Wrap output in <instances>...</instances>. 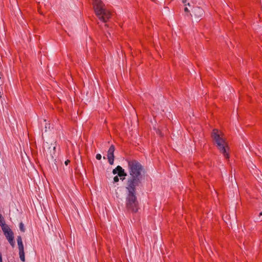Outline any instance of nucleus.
I'll list each match as a JSON object with an SVG mask.
<instances>
[{"instance_id": "f8f14e48", "label": "nucleus", "mask_w": 262, "mask_h": 262, "mask_svg": "<svg viewBox=\"0 0 262 262\" xmlns=\"http://www.w3.org/2000/svg\"><path fill=\"white\" fill-rule=\"evenodd\" d=\"M19 227L20 230L21 231H22V232H25V228L24 224L22 222H21L19 224Z\"/></svg>"}, {"instance_id": "9b49d317", "label": "nucleus", "mask_w": 262, "mask_h": 262, "mask_svg": "<svg viewBox=\"0 0 262 262\" xmlns=\"http://www.w3.org/2000/svg\"><path fill=\"white\" fill-rule=\"evenodd\" d=\"M115 146L114 145H112L110 147V148L108 150V152H111V153L114 154V152L115 151Z\"/></svg>"}, {"instance_id": "6e6552de", "label": "nucleus", "mask_w": 262, "mask_h": 262, "mask_svg": "<svg viewBox=\"0 0 262 262\" xmlns=\"http://www.w3.org/2000/svg\"><path fill=\"white\" fill-rule=\"evenodd\" d=\"M107 156L108 161L109 163L111 165H113L114 163V158H115L114 154L107 152Z\"/></svg>"}, {"instance_id": "a211bd4d", "label": "nucleus", "mask_w": 262, "mask_h": 262, "mask_svg": "<svg viewBox=\"0 0 262 262\" xmlns=\"http://www.w3.org/2000/svg\"><path fill=\"white\" fill-rule=\"evenodd\" d=\"M182 2L185 5H186L187 4H186V2H187V0H182ZM188 5H189V3H188L187 4Z\"/></svg>"}, {"instance_id": "4be33fe9", "label": "nucleus", "mask_w": 262, "mask_h": 262, "mask_svg": "<svg viewBox=\"0 0 262 262\" xmlns=\"http://www.w3.org/2000/svg\"><path fill=\"white\" fill-rule=\"evenodd\" d=\"M53 149H54V150H55V147H53Z\"/></svg>"}, {"instance_id": "f03ea898", "label": "nucleus", "mask_w": 262, "mask_h": 262, "mask_svg": "<svg viewBox=\"0 0 262 262\" xmlns=\"http://www.w3.org/2000/svg\"><path fill=\"white\" fill-rule=\"evenodd\" d=\"M136 188L135 187L125 186L127 191L125 207L127 211L136 213L139 209V204L136 196Z\"/></svg>"}, {"instance_id": "dca6fc26", "label": "nucleus", "mask_w": 262, "mask_h": 262, "mask_svg": "<svg viewBox=\"0 0 262 262\" xmlns=\"http://www.w3.org/2000/svg\"><path fill=\"white\" fill-rule=\"evenodd\" d=\"M101 157H101V154H97L96 155V158L97 160H101Z\"/></svg>"}, {"instance_id": "423d86ee", "label": "nucleus", "mask_w": 262, "mask_h": 262, "mask_svg": "<svg viewBox=\"0 0 262 262\" xmlns=\"http://www.w3.org/2000/svg\"><path fill=\"white\" fill-rule=\"evenodd\" d=\"M113 173L114 174L117 173L122 181H123L125 179V177L127 176V174L125 172L124 169L119 165L117 166L115 169H113Z\"/></svg>"}, {"instance_id": "0eeeda50", "label": "nucleus", "mask_w": 262, "mask_h": 262, "mask_svg": "<svg viewBox=\"0 0 262 262\" xmlns=\"http://www.w3.org/2000/svg\"><path fill=\"white\" fill-rule=\"evenodd\" d=\"M192 13L195 18L199 19L203 16L204 11L201 7H195L192 10Z\"/></svg>"}, {"instance_id": "20e7f679", "label": "nucleus", "mask_w": 262, "mask_h": 262, "mask_svg": "<svg viewBox=\"0 0 262 262\" xmlns=\"http://www.w3.org/2000/svg\"><path fill=\"white\" fill-rule=\"evenodd\" d=\"M93 7L96 15L100 21L105 23L111 17V12L105 8L101 0H93Z\"/></svg>"}, {"instance_id": "39448f33", "label": "nucleus", "mask_w": 262, "mask_h": 262, "mask_svg": "<svg viewBox=\"0 0 262 262\" xmlns=\"http://www.w3.org/2000/svg\"><path fill=\"white\" fill-rule=\"evenodd\" d=\"M2 230L6 239L8 240L10 245L14 248L15 245L14 241V233L10 228L8 225H2Z\"/></svg>"}, {"instance_id": "4468645a", "label": "nucleus", "mask_w": 262, "mask_h": 262, "mask_svg": "<svg viewBox=\"0 0 262 262\" xmlns=\"http://www.w3.org/2000/svg\"><path fill=\"white\" fill-rule=\"evenodd\" d=\"M18 248L19 251H24V247L23 244L18 245Z\"/></svg>"}, {"instance_id": "9d476101", "label": "nucleus", "mask_w": 262, "mask_h": 262, "mask_svg": "<svg viewBox=\"0 0 262 262\" xmlns=\"http://www.w3.org/2000/svg\"><path fill=\"white\" fill-rule=\"evenodd\" d=\"M2 225H7L6 224H5V220L4 219V217L2 216V215L0 214V226H1V227L2 228Z\"/></svg>"}, {"instance_id": "1a4fd4ad", "label": "nucleus", "mask_w": 262, "mask_h": 262, "mask_svg": "<svg viewBox=\"0 0 262 262\" xmlns=\"http://www.w3.org/2000/svg\"><path fill=\"white\" fill-rule=\"evenodd\" d=\"M19 258H20V260L22 261L25 262V256L24 251H19Z\"/></svg>"}, {"instance_id": "2eb2a0df", "label": "nucleus", "mask_w": 262, "mask_h": 262, "mask_svg": "<svg viewBox=\"0 0 262 262\" xmlns=\"http://www.w3.org/2000/svg\"><path fill=\"white\" fill-rule=\"evenodd\" d=\"M119 176L118 175L117 176H115L114 178V182L115 183H117L118 182H119Z\"/></svg>"}, {"instance_id": "ddd939ff", "label": "nucleus", "mask_w": 262, "mask_h": 262, "mask_svg": "<svg viewBox=\"0 0 262 262\" xmlns=\"http://www.w3.org/2000/svg\"><path fill=\"white\" fill-rule=\"evenodd\" d=\"M17 244L18 245L23 244V241H22V238H21V237L20 236H17Z\"/></svg>"}, {"instance_id": "6ab92c4d", "label": "nucleus", "mask_w": 262, "mask_h": 262, "mask_svg": "<svg viewBox=\"0 0 262 262\" xmlns=\"http://www.w3.org/2000/svg\"><path fill=\"white\" fill-rule=\"evenodd\" d=\"M184 11L187 13H188L189 12L188 9L187 7H185L184 8Z\"/></svg>"}, {"instance_id": "f257e3e1", "label": "nucleus", "mask_w": 262, "mask_h": 262, "mask_svg": "<svg viewBox=\"0 0 262 262\" xmlns=\"http://www.w3.org/2000/svg\"><path fill=\"white\" fill-rule=\"evenodd\" d=\"M129 177L126 186L138 187L143 179L144 169L142 164L136 160H127Z\"/></svg>"}, {"instance_id": "aec40b11", "label": "nucleus", "mask_w": 262, "mask_h": 262, "mask_svg": "<svg viewBox=\"0 0 262 262\" xmlns=\"http://www.w3.org/2000/svg\"><path fill=\"white\" fill-rule=\"evenodd\" d=\"M2 255L1 252H0V262H2Z\"/></svg>"}, {"instance_id": "412c9836", "label": "nucleus", "mask_w": 262, "mask_h": 262, "mask_svg": "<svg viewBox=\"0 0 262 262\" xmlns=\"http://www.w3.org/2000/svg\"><path fill=\"white\" fill-rule=\"evenodd\" d=\"M260 215H262V211L259 214Z\"/></svg>"}, {"instance_id": "7ed1b4c3", "label": "nucleus", "mask_w": 262, "mask_h": 262, "mask_svg": "<svg viewBox=\"0 0 262 262\" xmlns=\"http://www.w3.org/2000/svg\"><path fill=\"white\" fill-rule=\"evenodd\" d=\"M211 137L214 141L217 149L220 150L226 159H229V147L223 137V135L220 133L217 129H214L211 134Z\"/></svg>"}, {"instance_id": "f3484780", "label": "nucleus", "mask_w": 262, "mask_h": 262, "mask_svg": "<svg viewBox=\"0 0 262 262\" xmlns=\"http://www.w3.org/2000/svg\"><path fill=\"white\" fill-rule=\"evenodd\" d=\"M70 163V160H67L65 162H64V164L66 165H68L69 163Z\"/></svg>"}]
</instances>
